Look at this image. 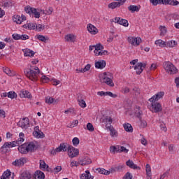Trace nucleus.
I'll return each instance as SVG.
<instances>
[{"label": "nucleus", "mask_w": 179, "mask_h": 179, "mask_svg": "<svg viewBox=\"0 0 179 179\" xmlns=\"http://www.w3.org/2000/svg\"><path fill=\"white\" fill-rule=\"evenodd\" d=\"M36 37L39 40V41H43V43H45L48 38L43 35H36Z\"/></svg>", "instance_id": "864d4df0"}, {"label": "nucleus", "mask_w": 179, "mask_h": 179, "mask_svg": "<svg viewBox=\"0 0 179 179\" xmlns=\"http://www.w3.org/2000/svg\"><path fill=\"white\" fill-rule=\"evenodd\" d=\"M50 80H51L46 76H42V77L41 78V82H42V83H48Z\"/></svg>", "instance_id": "5fc2aeb1"}, {"label": "nucleus", "mask_w": 179, "mask_h": 179, "mask_svg": "<svg viewBox=\"0 0 179 179\" xmlns=\"http://www.w3.org/2000/svg\"><path fill=\"white\" fill-rule=\"evenodd\" d=\"M115 23H118L119 24H121L122 26H124V27H128L129 26V23H128V20H124L121 17H116L115 18Z\"/></svg>", "instance_id": "dca6fc26"}, {"label": "nucleus", "mask_w": 179, "mask_h": 179, "mask_svg": "<svg viewBox=\"0 0 179 179\" xmlns=\"http://www.w3.org/2000/svg\"><path fill=\"white\" fill-rule=\"evenodd\" d=\"M106 129H108L111 138H118V131H117L113 126H108L106 127Z\"/></svg>", "instance_id": "2eb2a0df"}, {"label": "nucleus", "mask_w": 179, "mask_h": 179, "mask_svg": "<svg viewBox=\"0 0 179 179\" xmlns=\"http://www.w3.org/2000/svg\"><path fill=\"white\" fill-rule=\"evenodd\" d=\"M52 84L53 85V86H58V85H59L61 83L60 80H58L55 78H52L51 80Z\"/></svg>", "instance_id": "680f3d73"}, {"label": "nucleus", "mask_w": 179, "mask_h": 179, "mask_svg": "<svg viewBox=\"0 0 179 179\" xmlns=\"http://www.w3.org/2000/svg\"><path fill=\"white\" fill-rule=\"evenodd\" d=\"M23 160H24L23 158L15 159V162H12V164L15 167H20V166H23L24 164V162H23Z\"/></svg>", "instance_id": "393cba45"}, {"label": "nucleus", "mask_w": 179, "mask_h": 179, "mask_svg": "<svg viewBox=\"0 0 179 179\" xmlns=\"http://www.w3.org/2000/svg\"><path fill=\"white\" fill-rule=\"evenodd\" d=\"M13 38L14 40H29V37L28 35L26 34L21 35L17 34H13Z\"/></svg>", "instance_id": "aec40b11"}, {"label": "nucleus", "mask_w": 179, "mask_h": 179, "mask_svg": "<svg viewBox=\"0 0 179 179\" xmlns=\"http://www.w3.org/2000/svg\"><path fill=\"white\" fill-rule=\"evenodd\" d=\"M17 125L22 129H27L30 127V120L27 117H24L18 122Z\"/></svg>", "instance_id": "0eeeda50"}, {"label": "nucleus", "mask_w": 179, "mask_h": 179, "mask_svg": "<svg viewBox=\"0 0 179 179\" xmlns=\"http://www.w3.org/2000/svg\"><path fill=\"white\" fill-rule=\"evenodd\" d=\"M96 171L99 174H103L104 176H110V171L104 169L103 168H98L96 169Z\"/></svg>", "instance_id": "ea45409f"}, {"label": "nucleus", "mask_w": 179, "mask_h": 179, "mask_svg": "<svg viewBox=\"0 0 179 179\" xmlns=\"http://www.w3.org/2000/svg\"><path fill=\"white\" fill-rule=\"evenodd\" d=\"M124 129L126 131V132H134V128L132 127V125L129 123H125L123 124Z\"/></svg>", "instance_id": "7c9ffc66"}, {"label": "nucleus", "mask_w": 179, "mask_h": 179, "mask_svg": "<svg viewBox=\"0 0 179 179\" xmlns=\"http://www.w3.org/2000/svg\"><path fill=\"white\" fill-rule=\"evenodd\" d=\"M145 68H146L145 63H137V64L134 66L136 73L137 75H141V73L143 72V69H145Z\"/></svg>", "instance_id": "9d476101"}, {"label": "nucleus", "mask_w": 179, "mask_h": 179, "mask_svg": "<svg viewBox=\"0 0 179 179\" xmlns=\"http://www.w3.org/2000/svg\"><path fill=\"white\" fill-rule=\"evenodd\" d=\"M79 165H80V161H72L70 164L71 167H78Z\"/></svg>", "instance_id": "13d9d810"}, {"label": "nucleus", "mask_w": 179, "mask_h": 179, "mask_svg": "<svg viewBox=\"0 0 179 179\" xmlns=\"http://www.w3.org/2000/svg\"><path fill=\"white\" fill-rule=\"evenodd\" d=\"M8 97L13 100V99L17 98V94H16L15 91H10L9 92H8Z\"/></svg>", "instance_id": "37998d69"}, {"label": "nucleus", "mask_w": 179, "mask_h": 179, "mask_svg": "<svg viewBox=\"0 0 179 179\" xmlns=\"http://www.w3.org/2000/svg\"><path fill=\"white\" fill-rule=\"evenodd\" d=\"M57 152H66L68 149L66 148V144L61 143L60 145L56 148Z\"/></svg>", "instance_id": "e433bc0d"}, {"label": "nucleus", "mask_w": 179, "mask_h": 179, "mask_svg": "<svg viewBox=\"0 0 179 179\" xmlns=\"http://www.w3.org/2000/svg\"><path fill=\"white\" fill-rule=\"evenodd\" d=\"M20 179H34V178L31 177V174L29 172H23L21 174Z\"/></svg>", "instance_id": "72a5a7b5"}, {"label": "nucleus", "mask_w": 179, "mask_h": 179, "mask_svg": "<svg viewBox=\"0 0 179 179\" xmlns=\"http://www.w3.org/2000/svg\"><path fill=\"white\" fill-rule=\"evenodd\" d=\"M164 96V92H159L157 93L155 95L152 96L149 99V101H150V103H153V101H157L160 100V99H163Z\"/></svg>", "instance_id": "f8f14e48"}, {"label": "nucleus", "mask_w": 179, "mask_h": 179, "mask_svg": "<svg viewBox=\"0 0 179 179\" xmlns=\"http://www.w3.org/2000/svg\"><path fill=\"white\" fill-rule=\"evenodd\" d=\"M148 127V122L145 120H142V117H140V127L146 128Z\"/></svg>", "instance_id": "8fccbe9b"}, {"label": "nucleus", "mask_w": 179, "mask_h": 179, "mask_svg": "<svg viewBox=\"0 0 179 179\" xmlns=\"http://www.w3.org/2000/svg\"><path fill=\"white\" fill-rule=\"evenodd\" d=\"M147 177H148V179H152V168H150V165L149 164H146V169H145Z\"/></svg>", "instance_id": "473e14b6"}, {"label": "nucleus", "mask_w": 179, "mask_h": 179, "mask_svg": "<svg viewBox=\"0 0 179 179\" xmlns=\"http://www.w3.org/2000/svg\"><path fill=\"white\" fill-rule=\"evenodd\" d=\"M106 61L104 60H99L98 62H95V68L96 69H103V68H106Z\"/></svg>", "instance_id": "4be33fe9"}, {"label": "nucleus", "mask_w": 179, "mask_h": 179, "mask_svg": "<svg viewBox=\"0 0 179 179\" xmlns=\"http://www.w3.org/2000/svg\"><path fill=\"white\" fill-rule=\"evenodd\" d=\"M14 3L12 0H6L3 1V6H4V8H10V6H13Z\"/></svg>", "instance_id": "58836bf2"}, {"label": "nucleus", "mask_w": 179, "mask_h": 179, "mask_svg": "<svg viewBox=\"0 0 179 179\" xmlns=\"http://www.w3.org/2000/svg\"><path fill=\"white\" fill-rule=\"evenodd\" d=\"M19 96L21 97V99H31V94L26 90H21L19 93Z\"/></svg>", "instance_id": "a211bd4d"}, {"label": "nucleus", "mask_w": 179, "mask_h": 179, "mask_svg": "<svg viewBox=\"0 0 179 179\" xmlns=\"http://www.w3.org/2000/svg\"><path fill=\"white\" fill-rule=\"evenodd\" d=\"M72 142H73V146H78V145H79L80 141L79 140V138L78 137H75L73 138Z\"/></svg>", "instance_id": "4d7b16f0"}, {"label": "nucleus", "mask_w": 179, "mask_h": 179, "mask_svg": "<svg viewBox=\"0 0 179 179\" xmlns=\"http://www.w3.org/2000/svg\"><path fill=\"white\" fill-rule=\"evenodd\" d=\"M81 179H93L94 176H92L89 171H86L85 173H83L80 176Z\"/></svg>", "instance_id": "c85d7f7f"}, {"label": "nucleus", "mask_w": 179, "mask_h": 179, "mask_svg": "<svg viewBox=\"0 0 179 179\" xmlns=\"http://www.w3.org/2000/svg\"><path fill=\"white\" fill-rule=\"evenodd\" d=\"M126 164L127 166H128V167H129L130 169H133L134 170H136V169H138L137 165L135 164L132 160L129 159L126 162Z\"/></svg>", "instance_id": "f704fd0d"}, {"label": "nucleus", "mask_w": 179, "mask_h": 179, "mask_svg": "<svg viewBox=\"0 0 179 179\" xmlns=\"http://www.w3.org/2000/svg\"><path fill=\"white\" fill-rule=\"evenodd\" d=\"M87 129L90 131V132H93V131H94V127H93V124H92V123H87Z\"/></svg>", "instance_id": "052dcab7"}, {"label": "nucleus", "mask_w": 179, "mask_h": 179, "mask_svg": "<svg viewBox=\"0 0 179 179\" xmlns=\"http://www.w3.org/2000/svg\"><path fill=\"white\" fill-rule=\"evenodd\" d=\"M118 153H128L129 150L127 149L124 146L119 145L118 147Z\"/></svg>", "instance_id": "a18cd8bd"}, {"label": "nucleus", "mask_w": 179, "mask_h": 179, "mask_svg": "<svg viewBox=\"0 0 179 179\" xmlns=\"http://www.w3.org/2000/svg\"><path fill=\"white\" fill-rule=\"evenodd\" d=\"M33 136L35 138H37V139H43V138H45V134L40 130V127L36 126L34 127V131L33 132Z\"/></svg>", "instance_id": "6e6552de"}, {"label": "nucleus", "mask_w": 179, "mask_h": 179, "mask_svg": "<svg viewBox=\"0 0 179 179\" xmlns=\"http://www.w3.org/2000/svg\"><path fill=\"white\" fill-rule=\"evenodd\" d=\"M10 171L7 170L3 173L0 179H9L10 178Z\"/></svg>", "instance_id": "c03bdc74"}, {"label": "nucleus", "mask_w": 179, "mask_h": 179, "mask_svg": "<svg viewBox=\"0 0 179 179\" xmlns=\"http://www.w3.org/2000/svg\"><path fill=\"white\" fill-rule=\"evenodd\" d=\"M64 39L69 43H75V41H76V36L72 34H69L65 36Z\"/></svg>", "instance_id": "412c9836"}, {"label": "nucleus", "mask_w": 179, "mask_h": 179, "mask_svg": "<svg viewBox=\"0 0 179 179\" xmlns=\"http://www.w3.org/2000/svg\"><path fill=\"white\" fill-rule=\"evenodd\" d=\"M94 52L96 57H99V55H106L107 51L106 50H99L97 49H95L94 50Z\"/></svg>", "instance_id": "49530a36"}, {"label": "nucleus", "mask_w": 179, "mask_h": 179, "mask_svg": "<svg viewBox=\"0 0 179 179\" xmlns=\"http://www.w3.org/2000/svg\"><path fill=\"white\" fill-rule=\"evenodd\" d=\"M67 152L69 157H71V159L79 156V150L78 148H73V146L69 145L67 148Z\"/></svg>", "instance_id": "423d86ee"}, {"label": "nucleus", "mask_w": 179, "mask_h": 179, "mask_svg": "<svg viewBox=\"0 0 179 179\" xmlns=\"http://www.w3.org/2000/svg\"><path fill=\"white\" fill-rule=\"evenodd\" d=\"M23 27L29 30H34L36 29V23H29L28 24L23 25Z\"/></svg>", "instance_id": "79ce46f5"}, {"label": "nucleus", "mask_w": 179, "mask_h": 179, "mask_svg": "<svg viewBox=\"0 0 179 179\" xmlns=\"http://www.w3.org/2000/svg\"><path fill=\"white\" fill-rule=\"evenodd\" d=\"M48 167V165L45 164V162L44 160H40V169L41 170H47Z\"/></svg>", "instance_id": "de8ad7c7"}, {"label": "nucleus", "mask_w": 179, "mask_h": 179, "mask_svg": "<svg viewBox=\"0 0 179 179\" xmlns=\"http://www.w3.org/2000/svg\"><path fill=\"white\" fill-rule=\"evenodd\" d=\"M34 8H31L30 6H27L24 8V10L26 13H31Z\"/></svg>", "instance_id": "774afa93"}, {"label": "nucleus", "mask_w": 179, "mask_h": 179, "mask_svg": "<svg viewBox=\"0 0 179 179\" xmlns=\"http://www.w3.org/2000/svg\"><path fill=\"white\" fill-rule=\"evenodd\" d=\"M52 12H54V8H52V7H49L48 8H46L45 10H41V13L42 15H52Z\"/></svg>", "instance_id": "2f4dec72"}, {"label": "nucleus", "mask_w": 179, "mask_h": 179, "mask_svg": "<svg viewBox=\"0 0 179 179\" xmlns=\"http://www.w3.org/2000/svg\"><path fill=\"white\" fill-rule=\"evenodd\" d=\"M113 79H114V77L113 76V73L110 72L103 73L101 77V81L103 82V83H106L108 86H110V87H114Z\"/></svg>", "instance_id": "f03ea898"}, {"label": "nucleus", "mask_w": 179, "mask_h": 179, "mask_svg": "<svg viewBox=\"0 0 179 179\" xmlns=\"http://www.w3.org/2000/svg\"><path fill=\"white\" fill-rule=\"evenodd\" d=\"M3 72L6 73V75H8V76H12V71H10V69L9 68H5L3 69Z\"/></svg>", "instance_id": "69168bd1"}, {"label": "nucleus", "mask_w": 179, "mask_h": 179, "mask_svg": "<svg viewBox=\"0 0 179 179\" xmlns=\"http://www.w3.org/2000/svg\"><path fill=\"white\" fill-rule=\"evenodd\" d=\"M124 165H118L112 168V171H122Z\"/></svg>", "instance_id": "603ef678"}, {"label": "nucleus", "mask_w": 179, "mask_h": 179, "mask_svg": "<svg viewBox=\"0 0 179 179\" xmlns=\"http://www.w3.org/2000/svg\"><path fill=\"white\" fill-rule=\"evenodd\" d=\"M118 148H119V145H112L110 147V153H113L115 154V152L118 153Z\"/></svg>", "instance_id": "3c124183"}, {"label": "nucleus", "mask_w": 179, "mask_h": 179, "mask_svg": "<svg viewBox=\"0 0 179 179\" xmlns=\"http://www.w3.org/2000/svg\"><path fill=\"white\" fill-rule=\"evenodd\" d=\"M128 9L129 10H130V12H131V13H134L135 12H139V10H141V6L131 5L128 7Z\"/></svg>", "instance_id": "cd10ccee"}, {"label": "nucleus", "mask_w": 179, "mask_h": 179, "mask_svg": "<svg viewBox=\"0 0 179 179\" xmlns=\"http://www.w3.org/2000/svg\"><path fill=\"white\" fill-rule=\"evenodd\" d=\"M16 142H6L1 147L0 150L1 152H3L4 153H9L10 152V148H15Z\"/></svg>", "instance_id": "20e7f679"}, {"label": "nucleus", "mask_w": 179, "mask_h": 179, "mask_svg": "<svg viewBox=\"0 0 179 179\" xmlns=\"http://www.w3.org/2000/svg\"><path fill=\"white\" fill-rule=\"evenodd\" d=\"M35 29L36 30H37L38 31H41V30H44V27H43V25L41 24H36L35 25Z\"/></svg>", "instance_id": "338daca9"}, {"label": "nucleus", "mask_w": 179, "mask_h": 179, "mask_svg": "<svg viewBox=\"0 0 179 179\" xmlns=\"http://www.w3.org/2000/svg\"><path fill=\"white\" fill-rule=\"evenodd\" d=\"M18 151L20 152V153H22L24 155L29 153V152L27 150V145L26 143L18 147Z\"/></svg>", "instance_id": "b1692460"}, {"label": "nucleus", "mask_w": 179, "mask_h": 179, "mask_svg": "<svg viewBox=\"0 0 179 179\" xmlns=\"http://www.w3.org/2000/svg\"><path fill=\"white\" fill-rule=\"evenodd\" d=\"M150 1L151 2V3H152V5H154V6H156L157 5H162L161 0H150Z\"/></svg>", "instance_id": "bf43d9fd"}, {"label": "nucleus", "mask_w": 179, "mask_h": 179, "mask_svg": "<svg viewBox=\"0 0 179 179\" xmlns=\"http://www.w3.org/2000/svg\"><path fill=\"white\" fill-rule=\"evenodd\" d=\"M44 173L41 171H37L35 174V179H44L45 178Z\"/></svg>", "instance_id": "a19ab883"}, {"label": "nucleus", "mask_w": 179, "mask_h": 179, "mask_svg": "<svg viewBox=\"0 0 179 179\" xmlns=\"http://www.w3.org/2000/svg\"><path fill=\"white\" fill-rule=\"evenodd\" d=\"M87 31H89V33H90V34H93L94 36L99 33V29H97V27L92 24H88L87 25Z\"/></svg>", "instance_id": "ddd939ff"}, {"label": "nucleus", "mask_w": 179, "mask_h": 179, "mask_svg": "<svg viewBox=\"0 0 179 179\" xmlns=\"http://www.w3.org/2000/svg\"><path fill=\"white\" fill-rule=\"evenodd\" d=\"M24 57H34V51L30 49L24 50Z\"/></svg>", "instance_id": "c9c22d12"}, {"label": "nucleus", "mask_w": 179, "mask_h": 179, "mask_svg": "<svg viewBox=\"0 0 179 179\" xmlns=\"http://www.w3.org/2000/svg\"><path fill=\"white\" fill-rule=\"evenodd\" d=\"M25 76L32 82H37L38 80V76L40 75V69L36 67L34 69L24 70Z\"/></svg>", "instance_id": "f257e3e1"}, {"label": "nucleus", "mask_w": 179, "mask_h": 179, "mask_svg": "<svg viewBox=\"0 0 179 179\" xmlns=\"http://www.w3.org/2000/svg\"><path fill=\"white\" fill-rule=\"evenodd\" d=\"M46 104H58L59 103V99H54L51 96H46L45 99Z\"/></svg>", "instance_id": "6ab92c4d"}, {"label": "nucleus", "mask_w": 179, "mask_h": 179, "mask_svg": "<svg viewBox=\"0 0 179 179\" xmlns=\"http://www.w3.org/2000/svg\"><path fill=\"white\" fill-rule=\"evenodd\" d=\"M159 30L161 31L160 36H166L167 33V28L164 26H159Z\"/></svg>", "instance_id": "09e8293b"}, {"label": "nucleus", "mask_w": 179, "mask_h": 179, "mask_svg": "<svg viewBox=\"0 0 179 179\" xmlns=\"http://www.w3.org/2000/svg\"><path fill=\"white\" fill-rule=\"evenodd\" d=\"M95 50H98L99 51H103L104 50V46L101 45V44H97L94 45Z\"/></svg>", "instance_id": "e2e57ef3"}, {"label": "nucleus", "mask_w": 179, "mask_h": 179, "mask_svg": "<svg viewBox=\"0 0 179 179\" xmlns=\"http://www.w3.org/2000/svg\"><path fill=\"white\" fill-rule=\"evenodd\" d=\"M125 3V0H123L122 2L120 1H113L108 5V9H115V8H120L121 5H124Z\"/></svg>", "instance_id": "4468645a"}, {"label": "nucleus", "mask_w": 179, "mask_h": 179, "mask_svg": "<svg viewBox=\"0 0 179 179\" xmlns=\"http://www.w3.org/2000/svg\"><path fill=\"white\" fill-rule=\"evenodd\" d=\"M31 13H32V15H34V17L36 19H40V13H41V10H37L34 8Z\"/></svg>", "instance_id": "4c0bfd02"}, {"label": "nucleus", "mask_w": 179, "mask_h": 179, "mask_svg": "<svg viewBox=\"0 0 179 179\" xmlns=\"http://www.w3.org/2000/svg\"><path fill=\"white\" fill-rule=\"evenodd\" d=\"M128 43L134 47H138L142 43V39L140 37L129 36L127 38Z\"/></svg>", "instance_id": "39448f33"}, {"label": "nucleus", "mask_w": 179, "mask_h": 179, "mask_svg": "<svg viewBox=\"0 0 179 179\" xmlns=\"http://www.w3.org/2000/svg\"><path fill=\"white\" fill-rule=\"evenodd\" d=\"M151 103L152 113H159L162 111V105L160 104V103L156 101H153Z\"/></svg>", "instance_id": "9b49d317"}, {"label": "nucleus", "mask_w": 179, "mask_h": 179, "mask_svg": "<svg viewBox=\"0 0 179 179\" xmlns=\"http://www.w3.org/2000/svg\"><path fill=\"white\" fill-rule=\"evenodd\" d=\"M19 136L20 138L17 141H14V142H15V144H17L16 146H19V145H21L22 142H24V134L21 132L20 133Z\"/></svg>", "instance_id": "bb28decb"}, {"label": "nucleus", "mask_w": 179, "mask_h": 179, "mask_svg": "<svg viewBox=\"0 0 179 179\" xmlns=\"http://www.w3.org/2000/svg\"><path fill=\"white\" fill-rule=\"evenodd\" d=\"M155 45H159L161 48H164V47H166V42L162 39H158L155 41Z\"/></svg>", "instance_id": "c756f323"}, {"label": "nucleus", "mask_w": 179, "mask_h": 179, "mask_svg": "<svg viewBox=\"0 0 179 179\" xmlns=\"http://www.w3.org/2000/svg\"><path fill=\"white\" fill-rule=\"evenodd\" d=\"M177 45H178V43L174 40L169 41L166 44V47L169 48H174V47H176Z\"/></svg>", "instance_id": "a878e982"}, {"label": "nucleus", "mask_w": 179, "mask_h": 179, "mask_svg": "<svg viewBox=\"0 0 179 179\" xmlns=\"http://www.w3.org/2000/svg\"><path fill=\"white\" fill-rule=\"evenodd\" d=\"M27 149L29 152H34V150H37V144L34 142L26 143Z\"/></svg>", "instance_id": "f3484780"}, {"label": "nucleus", "mask_w": 179, "mask_h": 179, "mask_svg": "<svg viewBox=\"0 0 179 179\" xmlns=\"http://www.w3.org/2000/svg\"><path fill=\"white\" fill-rule=\"evenodd\" d=\"M132 173L127 172L123 177L122 179H132L133 178Z\"/></svg>", "instance_id": "0e129e2a"}, {"label": "nucleus", "mask_w": 179, "mask_h": 179, "mask_svg": "<svg viewBox=\"0 0 179 179\" xmlns=\"http://www.w3.org/2000/svg\"><path fill=\"white\" fill-rule=\"evenodd\" d=\"M163 66L167 73H170V75H176V73L178 72V70L176 66L171 64L170 62H164Z\"/></svg>", "instance_id": "7ed1b4c3"}, {"label": "nucleus", "mask_w": 179, "mask_h": 179, "mask_svg": "<svg viewBox=\"0 0 179 179\" xmlns=\"http://www.w3.org/2000/svg\"><path fill=\"white\" fill-rule=\"evenodd\" d=\"M24 20H26V16L24 15H22L21 16L19 15H15L13 17V21L17 24H22Z\"/></svg>", "instance_id": "1a4fd4ad"}, {"label": "nucleus", "mask_w": 179, "mask_h": 179, "mask_svg": "<svg viewBox=\"0 0 179 179\" xmlns=\"http://www.w3.org/2000/svg\"><path fill=\"white\" fill-rule=\"evenodd\" d=\"M78 104L82 108H85L86 102L83 99H78Z\"/></svg>", "instance_id": "6e6d98bb"}, {"label": "nucleus", "mask_w": 179, "mask_h": 179, "mask_svg": "<svg viewBox=\"0 0 179 179\" xmlns=\"http://www.w3.org/2000/svg\"><path fill=\"white\" fill-rule=\"evenodd\" d=\"M92 159L89 157H85L83 159L80 160V166H87V164H91Z\"/></svg>", "instance_id": "5701e85b"}]
</instances>
